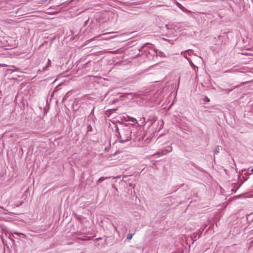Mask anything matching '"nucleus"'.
Wrapping results in <instances>:
<instances>
[{
    "label": "nucleus",
    "instance_id": "nucleus-20",
    "mask_svg": "<svg viewBox=\"0 0 253 253\" xmlns=\"http://www.w3.org/2000/svg\"><path fill=\"white\" fill-rule=\"evenodd\" d=\"M233 72L232 69L228 70L227 71H224V73H231Z\"/></svg>",
    "mask_w": 253,
    "mask_h": 253
},
{
    "label": "nucleus",
    "instance_id": "nucleus-38",
    "mask_svg": "<svg viewBox=\"0 0 253 253\" xmlns=\"http://www.w3.org/2000/svg\"><path fill=\"white\" fill-rule=\"evenodd\" d=\"M90 128H91V126H90V128H89V129H88V131H90Z\"/></svg>",
    "mask_w": 253,
    "mask_h": 253
},
{
    "label": "nucleus",
    "instance_id": "nucleus-11",
    "mask_svg": "<svg viewBox=\"0 0 253 253\" xmlns=\"http://www.w3.org/2000/svg\"><path fill=\"white\" fill-rule=\"evenodd\" d=\"M220 150V147L219 146H217L214 151V154H217L218 153H219Z\"/></svg>",
    "mask_w": 253,
    "mask_h": 253
},
{
    "label": "nucleus",
    "instance_id": "nucleus-24",
    "mask_svg": "<svg viewBox=\"0 0 253 253\" xmlns=\"http://www.w3.org/2000/svg\"><path fill=\"white\" fill-rule=\"evenodd\" d=\"M185 51L184 52H181V54H183V56L186 58V55H185Z\"/></svg>",
    "mask_w": 253,
    "mask_h": 253
},
{
    "label": "nucleus",
    "instance_id": "nucleus-1",
    "mask_svg": "<svg viewBox=\"0 0 253 253\" xmlns=\"http://www.w3.org/2000/svg\"><path fill=\"white\" fill-rule=\"evenodd\" d=\"M113 226L119 236L122 234L123 237H124L127 230L126 223L122 221L118 220L113 223Z\"/></svg>",
    "mask_w": 253,
    "mask_h": 253
},
{
    "label": "nucleus",
    "instance_id": "nucleus-15",
    "mask_svg": "<svg viewBox=\"0 0 253 253\" xmlns=\"http://www.w3.org/2000/svg\"><path fill=\"white\" fill-rule=\"evenodd\" d=\"M185 52H188L189 55H191L193 51L192 49H187L185 50Z\"/></svg>",
    "mask_w": 253,
    "mask_h": 253
},
{
    "label": "nucleus",
    "instance_id": "nucleus-4",
    "mask_svg": "<svg viewBox=\"0 0 253 253\" xmlns=\"http://www.w3.org/2000/svg\"><path fill=\"white\" fill-rule=\"evenodd\" d=\"M204 229L202 230H198L196 231V233H193V234L191 236V238L193 241H196L197 239H199L201 235L202 234L203 231Z\"/></svg>",
    "mask_w": 253,
    "mask_h": 253
},
{
    "label": "nucleus",
    "instance_id": "nucleus-30",
    "mask_svg": "<svg viewBox=\"0 0 253 253\" xmlns=\"http://www.w3.org/2000/svg\"><path fill=\"white\" fill-rule=\"evenodd\" d=\"M144 46H142L141 48H139V50L140 51L141 50V49H142L143 48Z\"/></svg>",
    "mask_w": 253,
    "mask_h": 253
},
{
    "label": "nucleus",
    "instance_id": "nucleus-19",
    "mask_svg": "<svg viewBox=\"0 0 253 253\" xmlns=\"http://www.w3.org/2000/svg\"><path fill=\"white\" fill-rule=\"evenodd\" d=\"M8 65H6V64H0V67H7Z\"/></svg>",
    "mask_w": 253,
    "mask_h": 253
},
{
    "label": "nucleus",
    "instance_id": "nucleus-14",
    "mask_svg": "<svg viewBox=\"0 0 253 253\" xmlns=\"http://www.w3.org/2000/svg\"><path fill=\"white\" fill-rule=\"evenodd\" d=\"M204 101L205 103L209 102L210 101V99L207 97V96H204Z\"/></svg>",
    "mask_w": 253,
    "mask_h": 253
},
{
    "label": "nucleus",
    "instance_id": "nucleus-2",
    "mask_svg": "<svg viewBox=\"0 0 253 253\" xmlns=\"http://www.w3.org/2000/svg\"><path fill=\"white\" fill-rule=\"evenodd\" d=\"M172 150V148L171 146H168L165 148L157 151L154 154V156L158 155L159 156H162L167 155L168 153H170Z\"/></svg>",
    "mask_w": 253,
    "mask_h": 253
},
{
    "label": "nucleus",
    "instance_id": "nucleus-13",
    "mask_svg": "<svg viewBox=\"0 0 253 253\" xmlns=\"http://www.w3.org/2000/svg\"><path fill=\"white\" fill-rule=\"evenodd\" d=\"M133 236V234H132V233H129L127 235V240H130L132 239V237Z\"/></svg>",
    "mask_w": 253,
    "mask_h": 253
},
{
    "label": "nucleus",
    "instance_id": "nucleus-21",
    "mask_svg": "<svg viewBox=\"0 0 253 253\" xmlns=\"http://www.w3.org/2000/svg\"><path fill=\"white\" fill-rule=\"evenodd\" d=\"M249 82H250V81L243 82V83H241L240 85L245 84H248V83H249Z\"/></svg>",
    "mask_w": 253,
    "mask_h": 253
},
{
    "label": "nucleus",
    "instance_id": "nucleus-32",
    "mask_svg": "<svg viewBox=\"0 0 253 253\" xmlns=\"http://www.w3.org/2000/svg\"><path fill=\"white\" fill-rule=\"evenodd\" d=\"M251 173H253V168L251 170Z\"/></svg>",
    "mask_w": 253,
    "mask_h": 253
},
{
    "label": "nucleus",
    "instance_id": "nucleus-6",
    "mask_svg": "<svg viewBox=\"0 0 253 253\" xmlns=\"http://www.w3.org/2000/svg\"><path fill=\"white\" fill-rule=\"evenodd\" d=\"M5 234H6V236H8L9 237V238L11 240L13 241L12 238V237H13L14 238H15V237L13 235V234H15V235L18 236L19 234L18 233H17V232H11L10 233H8V232H7L5 233Z\"/></svg>",
    "mask_w": 253,
    "mask_h": 253
},
{
    "label": "nucleus",
    "instance_id": "nucleus-40",
    "mask_svg": "<svg viewBox=\"0 0 253 253\" xmlns=\"http://www.w3.org/2000/svg\"><path fill=\"white\" fill-rule=\"evenodd\" d=\"M136 98H137L138 97H139V96H137V95H136L135 96Z\"/></svg>",
    "mask_w": 253,
    "mask_h": 253
},
{
    "label": "nucleus",
    "instance_id": "nucleus-12",
    "mask_svg": "<svg viewBox=\"0 0 253 253\" xmlns=\"http://www.w3.org/2000/svg\"><path fill=\"white\" fill-rule=\"evenodd\" d=\"M186 59L189 61L191 67H195V66L194 65V64L193 63V62H192V61L190 58L186 57Z\"/></svg>",
    "mask_w": 253,
    "mask_h": 253
},
{
    "label": "nucleus",
    "instance_id": "nucleus-35",
    "mask_svg": "<svg viewBox=\"0 0 253 253\" xmlns=\"http://www.w3.org/2000/svg\"><path fill=\"white\" fill-rule=\"evenodd\" d=\"M90 128H91V126H90V128H89V129H88V131H90Z\"/></svg>",
    "mask_w": 253,
    "mask_h": 253
},
{
    "label": "nucleus",
    "instance_id": "nucleus-41",
    "mask_svg": "<svg viewBox=\"0 0 253 253\" xmlns=\"http://www.w3.org/2000/svg\"><path fill=\"white\" fill-rule=\"evenodd\" d=\"M22 202H21V203H19V205H22Z\"/></svg>",
    "mask_w": 253,
    "mask_h": 253
},
{
    "label": "nucleus",
    "instance_id": "nucleus-5",
    "mask_svg": "<svg viewBox=\"0 0 253 253\" xmlns=\"http://www.w3.org/2000/svg\"><path fill=\"white\" fill-rule=\"evenodd\" d=\"M177 6L183 12L185 13H192V12L185 8L182 4L180 3L176 2Z\"/></svg>",
    "mask_w": 253,
    "mask_h": 253
},
{
    "label": "nucleus",
    "instance_id": "nucleus-17",
    "mask_svg": "<svg viewBox=\"0 0 253 253\" xmlns=\"http://www.w3.org/2000/svg\"><path fill=\"white\" fill-rule=\"evenodd\" d=\"M11 67L14 69L13 70L10 69V70H11L12 72L18 70V69L17 68H16V67L15 66H11Z\"/></svg>",
    "mask_w": 253,
    "mask_h": 253
},
{
    "label": "nucleus",
    "instance_id": "nucleus-23",
    "mask_svg": "<svg viewBox=\"0 0 253 253\" xmlns=\"http://www.w3.org/2000/svg\"><path fill=\"white\" fill-rule=\"evenodd\" d=\"M0 209H2V210L4 211H7V210H6L5 208H4L3 207H0Z\"/></svg>",
    "mask_w": 253,
    "mask_h": 253
},
{
    "label": "nucleus",
    "instance_id": "nucleus-25",
    "mask_svg": "<svg viewBox=\"0 0 253 253\" xmlns=\"http://www.w3.org/2000/svg\"><path fill=\"white\" fill-rule=\"evenodd\" d=\"M101 239H102V238H101V237H99V238H96V239H95V240H96V241H99V240H101Z\"/></svg>",
    "mask_w": 253,
    "mask_h": 253
},
{
    "label": "nucleus",
    "instance_id": "nucleus-16",
    "mask_svg": "<svg viewBox=\"0 0 253 253\" xmlns=\"http://www.w3.org/2000/svg\"><path fill=\"white\" fill-rule=\"evenodd\" d=\"M50 64H51V61H50V59H48L47 64V65L45 66V68H44L43 69V70H44L45 68H46V67H48V66H50Z\"/></svg>",
    "mask_w": 253,
    "mask_h": 253
},
{
    "label": "nucleus",
    "instance_id": "nucleus-10",
    "mask_svg": "<svg viewBox=\"0 0 253 253\" xmlns=\"http://www.w3.org/2000/svg\"><path fill=\"white\" fill-rule=\"evenodd\" d=\"M61 86V84H58L57 86H56V87L54 88L53 92H52V95H53L54 93H55V92H56L58 90H59V89H60L61 87L60 86Z\"/></svg>",
    "mask_w": 253,
    "mask_h": 253
},
{
    "label": "nucleus",
    "instance_id": "nucleus-28",
    "mask_svg": "<svg viewBox=\"0 0 253 253\" xmlns=\"http://www.w3.org/2000/svg\"><path fill=\"white\" fill-rule=\"evenodd\" d=\"M66 99V96H65L63 99H62V101H64Z\"/></svg>",
    "mask_w": 253,
    "mask_h": 253
},
{
    "label": "nucleus",
    "instance_id": "nucleus-7",
    "mask_svg": "<svg viewBox=\"0 0 253 253\" xmlns=\"http://www.w3.org/2000/svg\"><path fill=\"white\" fill-rule=\"evenodd\" d=\"M124 119L125 121H131L132 122H134V121H136L135 119L129 117L128 116H126V117L124 116Z\"/></svg>",
    "mask_w": 253,
    "mask_h": 253
},
{
    "label": "nucleus",
    "instance_id": "nucleus-22",
    "mask_svg": "<svg viewBox=\"0 0 253 253\" xmlns=\"http://www.w3.org/2000/svg\"><path fill=\"white\" fill-rule=\"evenodd\" d=\"M111 33H104V34H102V35H98L97 37H101V35H107V34H111Z\"/></svg>",
    "mask_w": 253,
    "mask_h": 253
},
{
    "label": "nucleus",
    "instance_id": "nucleus-42",
    "mask_svg": "<svg viewBox=\"0 0 253 253\" xmlns=\"http://www.w3.org/2000/svg\"><path fill=\"white\" fill-rule=\"evenodd\" d=\"M22 202H21V203H19V205H22Z\"/></svg>",
    "mask_w": 253,
    "mask_h": 253
},
{
    "label": "nucleus",
    "instance_id": "nucleus-37",
    "mask_svg": "<svg viewBox=\"0 0 253 253\" xmlns=\"http://www.w3.org/2000/svg\"><path fill=\"white\" fill-rule=\"evenodd\" d=\"M90 128H91V126H90V128H89V129H88V131H90Z\"/></svg>",
    "mask_w": 253,
    "mask_h": 253
},
{
    "label": "nucleus",
    "instance_id": "nucleus-3",
    "mask_svg": "<svg viewBox=\"0 0 253 253\" xmlns=\"http://www.w3.org/2000/svg\"><path fill=\"white\" fill-rule=\"evenodd\" d=\"M124 134L126 135V137L124 138V139H122V141L123 142H126L127 141H128L131 139V134L132 133L131 130L129 129H126L124 130Z\"/></svg>",
    "mask_w": 253,
    "mask_h": 253
},
{
    "label": "nucleus",
    "instance_id": "nucleus-33",
    "mask_svg": "<svg viewBox=\"0 0 253 253\" xmlns=\"http://www.w3.org/2000/svg\"><path fill=\"white\" fill-rule=\"evenodd\" d=\"M166 28H167V29H169V28H168V25H166Z\"/></svg>",
    "mask_w": 253,
    "mask_h": 253
},
{
    "label": "nucleus",
    "instance_id": "nucleus-18",
    "mask_svg": "<svg viewBox=\"0 0 253 253\" xmlns=\"http://www.w3.org/2000/svg\"><path fill=\"white\" fill-rule=\"evenodd\" d=\"M233 90V89H232V88L227 89L226 90V92H225V93H229V92H230L231 90Z\"/></svg>",
    "mask_w": 253,
    "mask_h": 253
},
{
    "label": "nucleus",
    "instance_id": "nucleus-8",
    "mask_svg": "<svg viewBox=\"0 0 253 253\" xmlns=\"http://www.w3.org/2000/svg\"><path fill=\"white\" fill-rule=\"evenodd\" d=\"M77 239L82 241H89L92 239V238L88 236H84V238L78 237Z\"/></svg>",
    "mask_w": 253,
    "mask_h": 253
},
{
    "label": "nucleus",
    "instance_id": "nucleus-31",
    "mask_svg": "<svg viewBox=\"0 0 253 253\" xmlns=\"http://www.w3.org/2000/svg\"><path fill=\"white\" fill-rule=\"evenodd\" d=\"M139 55H140V54H139V53H138V54H137V55L135 56V57H137L139 56Z\"/></svg>",
    "mask_w": 253,
    "mask_h": 253
},
{
    "label": "nucleus",
    "instance_id": "nucleus-39",
    "mask_svg": "<svg viewBox=\"0 0 253 253\" xmlns=\"http://www.w3.org/2000/svg\"><path fill=\"white\" fill-rule=\"evenodd\" d=\"M116 178H121V176H118L117 177H116Z\"/></svg>",
    "mask_w": 253,
    "mask_h": 253
},
{
    "label": "nucleus",
    "instance_id": "nucleus-29",
    "mask_svg": "<svg viewBox=\"0 0 253 253\" xmlns=\"http://www.w3.org/2000/svg\"><path fill=\"white\" fill-rule=\"evenodd\" d=\"M131 94L130 93H126L125 94V95H131Z\"/></svg>",
    "mask_w": 253,
    "mask_h": 253
},
{
    "label": "nucleus",
    "instance_id": "nucleus-26",
    "mask_svg": "<svg viewBox=\"0 0 253 253\" xmlns=\"http://www.w3.org/2000/svg\"><path fill=\"white\" fill-rule=\"evenodd\" d=\"M223 36L219 35L218 36V38L220 39L221 38H223Z\"/></svg>",
    "mask_w": 253,
    "mask_h": 253
},
{
    "label": "nucleus",
    "instance_id": "nucleus-36",
    "mask_svg": "<svg viewBox=\"0 0 253 253\" xmlns=\"http://www.w3.org/2000/svg\"><path fill=\"white\" fill-rule=\"evenodd\" d=\"M90 128H91V126H90V128H89V129H88V131H90Z\"/></svg>",
    "mask_w": 253,
    "mask_h": 253
},
{
    "label": "nucleus",
    "instance_id": "nucleus-27",
    "mask_svg": "<svg viewBox=\"0 0 253 253\" xmlns=\"http://www.w3.org/2000/svg\"><path fill=\"white\" fill-rule=\"evenodd\" d=\"M96 38V37H94V38H92V39H91L89 41H92L94 40Z\"/></svg>",
    "mask_w": 253,
    "mask_h": 253
},
{
    "label": "nucleus",
    "instance_id": "nucleus-34",
    "mask_svg": "<svg viewBox=\"0 0 253 253\" xmlns=\"http://www.w3.org/2000/svg\"><path fill=\"white\" fill-rule=\"evenodd\" d=\"M111 53H116V51H111Z\"/></svg>",
    "mask_w": 253,
    "mask_h": 253
},
{
    "label": "nucleus",
    "instance_id": "nucleus-9",
    "mask_svg": "<svg viewBox=\"0 0 253 253\" xmlns=\"http://www.w3.org/2000/svg\"><path fill=\"white\" fill-rule=\"evenodd\" d=\"M110 178V177H104V176H102V177H100V178L98 179L97 182H102V181H104V180H106V179H107Z\"/></svg>",
    "mask_w": 253,
    "mask_h": 253
}]
</instances>
